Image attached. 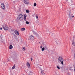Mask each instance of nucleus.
<instances>
[{"instance_id": "nucleus-1", "label": "nucleus", "mask_w": 75, "mask_h": 75, "mask_svg": "<svg viewBox=\"0 0 75 75\" xmlns=\"http://www.w3.org/2000/svg\"><path fill=\"white\" fill-rule=\"evenodd\" d=\"M58 61L59 63L61 62V64L62 65H64V59L61 56L59 57Z\"/></svg>"}, {"instance_id": "nucleus-2", "label": "nucleus", "mask_w": 75, "mask_h": 75, "mask_svg": "<svg viewBox=\"0 0 75 75\" xmlns=\"http://www.w3.org/2000/svg\"><path fill=\"white\" fill-rule=\"evenodd\" d=\"M17 19L19 21H22L23 19H24L23 15L21 14L19 15L18 16Z\"/></svg>"}, {"instance_id": "nucleus-3", "label": "nucleus", "mask_w": 75, "mask_h": 75, "mask_svg": "<svg viewBox=\"0 0 75 75\" xmlns=\"http://www.w3.org/2000/svg\"><path fill=\"white\" fill-rule=\"evenodd\" d=\"M3 27L4 29L5 30H8V26L7 25H3Z\"/></svg>"}, {"instance_id": "nucleus-4", "label": "nucleus", "mask_w": 75, "mask_h": 75, "mask_svg": "<svg viewBox=\"0 0 75 75\" xmlns=\"http://www.w3.org/2000/svg\"><path fill=\"white\" fill-rule=\"evenodd\" d=\"M24 1L26 4H28L30 3L29 0H24Z\"/></svg>"}, {"instance_id": "nucleus-5", "label": "nucleus", "mask_w": 75, "mask_h": 75, "mask_svg": "<svg viewBox=\"0 0 75 75\" xmlns=\"http://www.w3.org/2000/svg\"><path fill=\"white\" fill-rule=\"evenodd\" d=\"M1 6L2 8H3V9H4V8H5V6L4 5V3H1Z\"/></svg>"}, {"instance_id": "nucleus-6", "label": "nucleus", "mask_w": 75, "mask_h": 75, "mask_svg": "<svg viewBox=\"0 0 75 75\" xmlns=\"http://www.w3.org/2000/svg\"><path fill=\"white\" fill-rule=\"evenodd\" d=\"M15 33L16 35H19V33H18V32L17 30H15Z\"/></svg>"}, {"instance_id": "nucleus-7", "label": "nucleus", "mask_w": 75, "mask_h": 75, "mask_svg": "<svg viewBox=\"0 0 75 75\" xmlns=\"http://www.w3.org/2000/svg\"><path fill=\"white\" fill-rule=\"evenodd\" d=\"M30 38L31 40H34V37L32 35H31L30 37Z\"/></svg>"}, {"instance_id": "nucleus-8", "label": "nucleus", "mask_w": 75, "mask_h": 75, "mask_svg": "<svg viewBox=\"0 0 75 75\" xmlns=\"http://www.w3.org/2000/svg\"><path fill=\"white\" fill-rule=\"evenodd\" d=\"M27 65L28 68H30V62H29L27 63Z\"/></svg>"}, {"instance_id": "nucleus-9", "label": "nucleus", "mask_w": 75, "mask_h": 75, "mask_svg": "<svg viewBox=\"0 0 75 75\" xmlns=\"http://www.w3.org/2000/svg\"><path fill=\"white\" fill-rule=\"evenodd\" d=\"M69 17L70 18H71V17H72V14H71V11H69Z\"/></svg>"}, {"instance_id": "nucleus-10", "label": "nucleus", "mask_w": 75, "mask_h": 75, "mask_svg": "<svg viewBox=\"0 0 75 75\" xmlns=\"http://www.w3.org/2000/svg\"><path fill=\"white\" fill-rule=\"evenodd\" d=\"M72 44L73 46H75V42H74V41L73 40L72 42Z\"/></svg>"}, {"instance_id": "nucleus-11", "label": "nucleus", "mask_w": 75, "mask_h": 75, "mask_svg": "<svg viewBox=\"0 0 75 75\" xmlns=\"http://www.w3.org/2000/svg\"><path fill=\"white\" fill-rule=\"evenodd\" d=\"M9 49H12L13 48V46L11 45H10L9 47Z\"/></svg>"}, {"instance_id": "nucleus-12", "label": "nucleus", "mask_w": 75, "mask_h": 75, "mask_svg": "<svg viewBox=\"0 0 75 75\" xmlns=\"http://www.w3.org/2000/svg\"><path fill=\"white\" fill-rule=\"evenodd\" d=\"M26 13H30V11L28 10V9L26 10Z\"/></svg>"}, {"instance_id": "nucleus-13", "label": "nucleus", "mask_w": 75, "mask_h": 75, "mask_svg": "<svg viewBox=\"0 0 75 75\" xmlns=\"http://www.w3.org/2000/svg\"><path fill=\"white\" fill-rule=\"evenodd\" d=\"M45 50H48V49L47 47V46H46V45H45Z\"/></svg>"}, {"instance_id": "nucleus-14", "label": "nucleus", "mask_w": 75, "mask_h": 75, "mask_svg": "<svg viewBox=\"0 0 75 75\" xmlns=\"http://www.w3.org/2000/svg\"><path fill=\"white\" fill-rule=\"evenodd\" d=\"M16 67V66H15V65H14L13 67H12V69H14V68H15Z\"/></svg>"}, {"instance_id": "nucleus-15", "label": "nucleus", "mask_w": 75, "mask_h": 75, "mask_svg": "<svg viewBox=\"0 0 75 75\" xmlns=\"http://www.w3.org/2000/svg\"><path fill=\"white\" fill-rule=\"evenodd\" d=\"M25 30V29L24 28H22L21 29V30H22V31H24Z\"/></svg>"}, {"instance_id": "nucleus-16", "label": "nucleus", "mask_w": 75, "mask_h": 75, "mask_svg": "<svg viewBox=\"0 0 75 75\" xmlns=\"http://www.w3.org/2000/svg\"><path fill=\"white\" fill-rule=\"evenodd\" d=\"M36 6H37V4H36V3H34V6L35 7Z\"/></svg>"}, {"instance_id": "nucleus-17", "label": "nucleus", "mask_w": 75, "mask_h": 75, "mask_svg": "<svg viewBox=\"0 0 75 75\" xmlns=\"http://www.w3.org/2000/svg\"><path fill=\"white\" fill-rule=\"evenodd\" d=\"M42 50L43 51H44V50H45V48L44 47H43V48H42Z\"/></svg>"}, {"instance_id": "nucleus-18", "label": "nucleus", "mask_w": 75, "mask_h": 75, "mask_svg": "<svg viewBox=\"0 0 75 75\" xmlns=\"http://www.w3.org/2000/svg\"><path fill=\"white\" fill-rule=\"evenodd\" d=\"M26 23L27 24H29V22H28L27 21L26 22Z\"/></svg>"}, {"instance_id": "nucleus-19", "label": "nucleus", "mask_w": 75, "mask_h": 75, "mask_svg": "<svg viewBox=\"0 0 75 75\" xmlns=\"http://www.w3.org/2000/svg\"><path fill=\"white\" fill-rule=\"evenodd\" d=\"M57 68L58 69H60V68L59 67H58V66H57Z\"/></svg>"}, {"instance_id": "nucleus-20", "label": "nucleus", "mask_w": 75, "mask_h": 75, "mask_svg": "<svg viewBox=\"0 0 75 75\" xmlns=\"http://www.w3.org/2000/svg\"><path fill=\"white\" fill-rule=\"evenodd\" d=\"M14 59H16L17 58V56H14Z\"/></svg>"}, {"instance_id": "nucleus-21", "label": "nucleus", "mask_w": 75, "mask_h": 75, "mask_svg": "<svg viewBox=\"0 0 75 75\" xmlns=\"http://www.w3.org/2000/svg\"><path fill=\"white\" fill-rule=\"evenodd\" d=\"M24 17H27V15H25L24 16Z\"/></svg>"}, {"instance_id": "nucleus-22", "label": "nucleus", "mask_w": 75, "mask_h": 75, "mask_svg": "<svg viewBox=\"0 0 75 75\" xmlns=\"http://www.w3.org/2000/svg\"><path fill=\"white\" fill-rule=\"evenodd\" d=\"M24 19L25 20H26V17H24Z\"/></svg>"}, {"instance_id": "nucleus-23", "label": "nucleus", "mask_w": 75, "mask_h": 75, "mask_svg": "<svg viewBox=\"0 0 75 75\" xmlns=\"http://www.w3.org/2000/svg\"><path fill=\"white\" fill-rule=\"evenodd\" d=\"M40 48H42V46H41L40 47Z\"/></svg>"}, {"instance_id": "nucleus-24", "label": "nucleus", "mask_w": 75, "mask_h": 75, "mask_svg": "<svg viewBox=\"0 0 75 75\" xmlns=\"http://www.w3.org/2000/svg\"><path fill=\"white\" fill-rule=\"evenodd\" d=\"M36 18H37V19H38V17L37 16H36Z\"/></svg>"}, {"instance_id": "nucleus-25", "label": "nucleus", "mask_w": 75, "mask_h": 75, "mask_svg": "<svg viewBox=\"0 0 75 75\" xmlns=\"http://www.w3.org/2000/svg\"><path fill=\"white\" fill-rule=\"evenodd\" d=\"M7 62H10V61H9V60H8L7 61Z\"/></svg>"}, {"instance_id": "nucleus-26", "label": "nucleus", "mask_w": 75, "mask_h": 75, "mask_svg": "<svg viewBox=\"0 0 75 75\" xmlns=\"http://www.w3.org/2000/svg\"><path fill=\"white\" fill-rule=\"evenodd\" d=\"M2 29H3V28H0V30H2Z\"/></svg>"}, {"instance_id": "nucleus-27", "label": "nucleus", "mask_w": 75, "mask_h": 75, "mask_svg": "<svg viewBox=\"0 0 75 75\" xmlns=\"http://www.w3.org/2000/svg\"><path fill=\"white\" fill-rule=\"evenodd\" d=\"M42 45H45V44H44L43 43H42Z\"/></svg>"}, {"instance_id": "nucleus-28", "label": "nucleus", "mask_w": 75, "mask_h": 75, "mask_svg": "<svg viewBox=\"0 0 75 75\" xmlns=\"http://www.w3.org/2000/svg\"><path fill=\"white\" fill-rule=\"evenodd\" d=\"M23 49H24V50H25V47L23 48Z\"/></svg>"}, {"instance_id": "nucleus-29", "label": "nucleus", "mask_w": 75, "mask_h": 75, "mask_svg": "<svg viewBox=\"0 0 75 75\" xmlns=\"http://www.w3.org/2000/svg\"><path fill=\"white\" fill-rule=\"evenodd\" d=\"M31 59L32 61H33V59L32 58H31Z\"/></svg>"}, {"instance_id": "nucleus-30", "label": "nucleus", "mask_w": 75, "mask_h": 75, "mask_svg": "<svg viewBox=\"0 0 75 75\" xmlns=\"http://www.w3.org/2000/svg\"><path fill=\"white\" fill-rule=\"evenodd\" d=\"M74 71L75 72V67L74 68Z\"/></svg>"}, {"instance_id": "nucleus-31", "label": "nucleus", "mask_w": 75, "mask_h": 75, "mask_svg": "<svg viewBox=\"0 0 75 75\" xmlns=\"http://www.w3.org/2000/svg\"><path fill=\"white\" fill-rule=\"evenodd\" d=\"M41 72H42V73H43V72H42V70H41Z\"/></svg>"}, {"instance_id": "nucleus-32", "label": "nucleus", "mask_w": 75, "mask_h": 75, "mask_svg": "<svg viewBox=\"0 0 75 75\" xmlns=\"http://www.w3.org/2000/svg\"><path fill=\"white\" fill-rule=\"evenodd\" d=\"M74 17V16H72V17Z\"/></svg>"}, {"instance_id": "nucleus-33", "label": "nucleus", "mask_w": 75, "mask_h": 75, "mask_svg": "<svg viewBox=\"0 0 75 75\" xmlns=\"http://www.w3.org/2000/svg\"><path fill=\"white\" fill-rule=\"evenodd\" d=\"M24 75V74H23V75Z\"/></svg>"}]
</instances>
